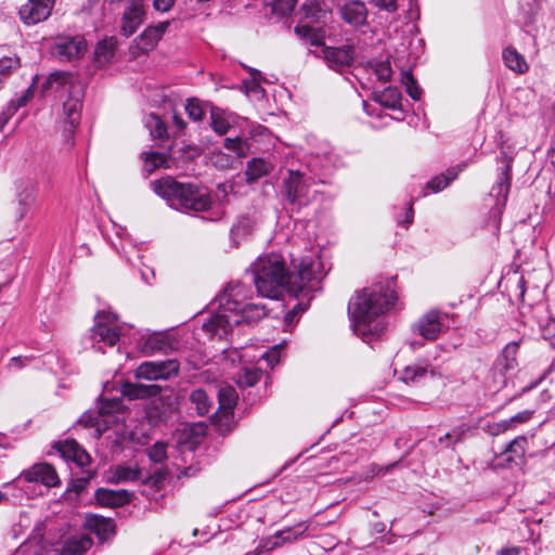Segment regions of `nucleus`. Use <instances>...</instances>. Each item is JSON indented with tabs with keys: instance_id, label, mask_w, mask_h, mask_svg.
<instances>
[{
	"instance_id": "nucleus-1",
	"label": "nucleus",
	"mask_w": 555,
	"mask_h": 555,
	"mask_svg": "<svg viewBox=\"0 0 555 555\" xmlns=\"http://www.w3.org/2000/svg\"><path fill=\"white\" fill-rule=\"evenodd\" d=\"M393 278L376 282L357 293L349 304L353 330L363 340L378 337L384 331L380 317L397 301Z\"/></svg>"
},
{
	"instance_id": "nucleus-2",
	"label": "nucleus",
	"mask_w": 555,
	"mask_h": 555,
	"mask_svg": "<svg viewBox=\"0 0 555 555\" xmlns=\"http://www.w3.org/2000/svg\"><path fill=\"white\" fill-rule=\"evenodd\" d=\"M243 293L241 283H230L217 298L218 307L222 309L212 315L202 326V330L211 338H224L234 325L243 322H257L267 315L263 305L243 304L238 297Z\"/></svg>"
},
{
	"instance_id": "nucleus-3",
	"label": "nucleus",
	"mask_w": 555,
	"mask_h": 555,
	"mask_svg": "<svg viewBox=\"0 0 555 555\" xmlns=\"http://www.w3.org/2000/svg\"><path fill=\"white\" fill-rule=\"evenodd\" d=\"M250 268L260 296L274 299L287 291L297 297L295 283L291 282V275L282 256L276 254L261 256Z\"/></svg>"
},
{
	"instance_id": "nucleus-4",
	"label": "nucleus",
	"mask_w": 555,
	"mask_h": 555,
	"mask_svg": "<svg viewBox=\"0 0 555 555\" xmlns=\"http://www.w3.org/2000/svg\"><path fill=\"white\" fill-rule=\"evenodd\" d=\"M153 190L167 203L183 211H206L211 207L212 201L206 188L194 183H183L171 177L152 182Z\"/></svg>"
},
{
	"instance_id": "nucleus-5",
	"label": "nucleus",
	"mask_w": 555,
	"mask_h": 555,
	"mask_svg": "<svg viewBox=\"0 0 555 555\" xmlns=\"http://www.w3.org/2000/svg\"><path fill=\"white\" fill-rule=\"evenodd\" d=\"M163 388L156 384H140L127 382L121 386V393L129 400L150 399L145 405L149 423L157 425L165 420L175 408V398L171 393H162Z\"/></svg>"
},
{
	"instance_id": "nucleus-6",
	"label": "nucleus",
	"mask_w": 555,
	"mask_h": 555,
	"mask_svg": "<svg viewBox=\"0 0 555 555\" xmlns=\"http://www.w3.org/2000/svg\"><path fill=\"white\" fill-rule=\"evenodd\" d=\"M312 178L298 170H288L287 177L283 179V195L291 205L299 209L312 201Z\"/></svg>"
},
{
	"instance_id": "nucleus-7",
	"label": "nucleus",
	"mask_w": 555,
	"mask_h": 555,
	"mask_svg": "<svg viewBox=\"0 0 555 555\" xmlns=\"http://www.w3.org/2000/svg\"><path fill=\"white\" fill-rule=\"evenodd\" d=\"M94 325L91 328L93 343H103L106 346H115L120 338V327L116 324V317L101 312L94 318Z\"/></svg>"
},
{
	"instance_id": "nucleus-8",
	"label": "nucleus",
	"mask_w": 555,
	"mask_h": 555,
	"mask_svg": "<svg viewBox=\"0 0 555 555\" xmlns=\"http://www.w3.org/2000/svg\"><path fill=\"white\" fill-rule=\"evenodd\" d=\"M179 369L177 360L147 361L138 366L135 377L147 380L169 379L178 375Z\"/></svg>"
},
{
	"instance_id": "nucleus-9",
	"label": "nucleus",
	"mask_w": 555,
	"mask_h": 555,
	"mask_svg": "<svg viewBox=\"0 0 555 555\" xmlns=\"http://www.w3.org/2000/svg\"><path fill=\"white\" fill-rule=\"evenodd\" d=\"M293 266L297 269V274L301 284L296 286L297 297L306 289V284L317 281L319 282L323 276L322 262L319 257L305 256L300 259H293Z\"/></svg>"
},
{
	"instance_id": "nucleus-10",
	"label": "nucleus",
	"mask_w": 555,
	"mask_h": 555,
	"mask_svg": "<svg viewBox=\"0 0 555 555\" xmlns=\"http://www.w3.org/2000/svg\"><path fill=\"white\" fill-rule=\"evenodd\" d=\"M87 51V41L80 36H60L53 44V53L61 61L70 62L83 56Z\"/></svg>"
},
{
	"instance_id": "nucleus-11",
	"label": "nucleus",
	"mask_w": 555,
	"mask_h": 555,
	"mask_svg": "<svg viewBox=\"0 0 555 555\" xmlns=\"http://www.w3.org/2000/svg\"><path fill=\"white\" fill-rule=\"evenodd\" d=\"M54 2V0H28L20 8L18 15L27 26L39 24L51 15Z\"/></svg>"
},
{
	"instance_id": "nucleus-12",
	"label": "nucleus",
	"mask_w": 555,
	"mask_h": 555,
	"mask_svg": "<svg viewBox=\"0 0 555 555\" xmlns=\"http://www.w3.org/2000/svg\"><path fill=\"white\" fill-rule=\"evenodd\" d=\"M338 14L349 26L360 28L366 25L369 11L362 0H340Z\"/></svg>"
},
{
	"instance_id": "nucleus-13",
	"label": "nucleus",
	"mask_w": 555,
	"mask_h": 555,
	"mask_svg": "<svg viewBox=\"0 0 555 555\" xmlns=\"http://www.w3.org/2000/svg\"><path fill=\"white\" fill-rule=\"evenodd\" d=\"M83 98V87L76 86V92L69 94L68 99L63 103V122L65 131L72 134L74 129L79 125L81 118V106Z\"/></svg>"
},
{
	"instance_id": "nucleus-14",
	"label": "nucleus",
	"mask_w": 555,
	"mask_h": 555,
	"mask_svg": "<svg viewBox=\"0 0 555 555\" xmlns=\"http://www.w3.org/2000/svg\"><path fill=\"white\" fill-rule=\"evenodd\" d=\"M354 48L351 44L343 47H325L323 57L327 66L334 70L341 72L349 67L354 60Z\"/></svg>"
},
{
	"instance_id": "nucleus-15",
	"label": "nucleus",
	"mask_w": 555,
	"mask_h": 555,
	"mask_svg": "<svg viewBox=\"0 0 555 555\" xmlns=\"http://www.w3.org/2000/svg\"><path fill=\"white\" fill-rule=\"evenodd\" d=\"M144 15L143 0H129V5L122 14L121 34L126 37L133 35L143 23Z\"/></svg>"
},
{
	"instance_id": "nucleus-16",
	"label": "nucleus",
	"mask_w": 555,
	"mask_h": 555,
	"mask_svg": "<svg viewBox=\"0 0 555 555\" xmlns=\"http://www.w3.org/2000/svg\"><path fill=\"white\" fill-rule=\"evenodd\" d=\"M21 477L27 482H41L47 487H55L60 483L56 470L47 463L35 464L30 468L23 470Z\"/></svg>"
},
{
	"instance_id": "nucleus-17",
	"label": "nucleus",
	"mask_w": 555,
	"mask_h": 555,
	"mask_svg": "<svg viewBox=\"0 0 555 555\" xmlns=\"http://www.w3.org/2000/svg\"><path fill=\"white\" fill-rule=\"evenodd\" d=\"M440 317L438 310L428 311L415 323L414 331L427 340H435L442 328Z\"/></svg>"
},
{
	"instance_id": "nucleus-18",
	"label": "nucleus",
	"mask_w": 555,
	"mask_h": 555,
	"mask_svg": "<svg viewBox=\"0 0 555 555\" xmlns=\"http://www.w3.org/2000/svg\"><path fill=\"white\" fill-rule=\"evenodd\" d=\"M17 209L16 219L22 220L36 201V183L28 179L22 180L16 186Z\"/></svg>"
},
{
	"instance_id": "nucleus-19",
	"label": "nucleus",
	"mask_w": 555,
	"mask_h": 555,
	"mask_svg": "<svg viewBox=\"0 0 555 555\" xmlns=\"http://www.w3.org/2000/svg\"><path fill=\"white\" fill-rule=\"evenodd\" d=\"M308 529V524L305 521L296 524L294 527H287L278 531L274 535L263 541V547L268 551L282 546L285 543L296 541Z\"/></svg>"
},
{
	"instance_id": "nucleus-20",
	"label": "nucleus",
	"mask_w": 555,
	"mask_h": 555,
	"mask_svg": "<svg viewBox=\"0 0 555 555\" xmlns=\"http://www.w3.org/2000/svg\"><path fill=\"white\" fill-rule=\"evenodd\" d=\"M94 496L101 506L118 507L129 503L132 494L124 489L111 490L106 488H99L95 491Z\"/></svg>"
},
{
	"instance_id": "nucleus-21",
	"label": "nucleus",
	"mask_w": 555,
	"mask_h": 555,
	"mask_svg": "<svg viewBox=\"0 0 555 555\" xmlns=\"http://www.w3.org/2000/svg\"><path fill=\"white\" fill-rule=\"evenodd\" d=\"M501 162L504 164V167L502 168L499 175L495 185H493L491 190V194L495 195L496 197H503V199L505 201L511 189V172L513 157L502 152Z\"/></svg>"
},
{
	"instance_id": "nucleus-22",
	"label": "nucleus",
	"mask_w": 555,
	"mask_h": 555,
	"mask_svg": "<svg viewBox=\"0 0 555 555\" xmlns=\"http://www.w3.org/2000/svg\"><path fill=\"white\" fill-rule=\"evenodd\" d=\"M169 22H160L156 25L149 26L138 38V46L143 51L152 50L163 35L166 33Z\"/></svg>"
},
{
	"instance_id": "nucleus-23",
	"label": "nucleus",
	"mask_w": 555,
	"mask_h": 555,
	"mask_svg": "<svg viewBox=\"0 0 555 555\" xmlns=\"http://www.w3.org/2000/svg\"><path fill=\"white\" fill-rule=\"evenodd\" d=\"M518 348L519 344L517 341H512L504 347L494 365V369L500 374L505 375L507 372L515 370L517 366Z\"/></svg>"
},
{
	"instance_id": "nucleus-24",
	"label": "nucleus",
	"mask_w": 555,
	"mask_h": 555,
	"mask_svg": "<svg viewBox=\"0 0 555 555\" xmlns=\"http://www.w3.org/2000/svg\"><path fill=\"white\" fill-rule=\"evenodd\" d=\"M427 377H434V371L428 365L414 364L405 366L399 379L406 385H418Z\"/></svg>"
},
{
	"instance_id": "nucleus-25",
	"label": "nucleus",
	"mask_w": 555,
	"mask_h": 555,
	"mask_svg": "<svg viewBox=\"0 0 555 555\" xmlns=\"http://www.w3.org/2000/svg\"><path fill=\"white\" fill-rule=\"evenodd\" d=\"M178 343L168 334H153L144 344V349L147 352H163L168 353L176 348Z\"/></svg>"
},
{
	"instance_id": "nucleus-26",
	"label": "nucleus",
	"mask_w": 555,
	"mask_h": 555,
	"mask_svg": "<svg viewBox=\"0 0 555 555\" xmlns=\"http://www.w3.org/2000/svg\"><path fill=\"white\" fill-rule=\"evenodd\" d=\"M44 85L55 89L68 86L69 94L76 92V86H82L77 76L69 72H54L50 74Z\"/></svg>"
},
{
	"instance_id": "nucleus-27",
	"label": "nucleus",
	"mask_w": 555,
	"mask_h": 555,
	"mask_svg": "<svg viewBox=\"0 0 555 555\" xmlns=\"http://www.w3.org/2000/svg\"><path fill=\"white\" fill-rule=\"evenodd\" d=\"M87 525L102 540L109 538L115 532L113 520L99 515L87 517Z\"/></svg>"
},
{
	"instance_id": "nucleus-28",
	"label": "nucleus",
	"mask_w": 555,
	"mask_h": 555,
	"mask_svg": "<svg viewBox=\"0 0 555 555\" xmlns=\"http://www.w3.org/2000/svg\"><path fill=\"white\" fill-rule=\"evenodd\" d=\"M374 100L382 106L389 109H398L401 107L402 95L398 88L387 87L374 94Z\"/></svg>"
},
{
	"instance_id": "nucleus-29",
	"label": "nucleus",
	"mask_w": 555,
	"mask_h": 555,
	"mask_svg": "<svg viewBox=\"0 0 555 555\" xmlns=\"http://www.w3.org/2000/svg\"><path fill=\"white\" fill-rule=\"evenodd\" d=\"M300 11L302 12L304 18L311 22H321L327 14L324 0H305Z\"/></svg>"
},
{
	"instance_id": "nucleus-30",
	"label": "nucleus",
	"mask_w": 555,
	"mask_h": 555,
	"mask_svg": "<svg viewBox=\"0 0 555 555\" xmlns=\"http://www.w3.org/2000/svg\"><path fill=\"white\" fill-rule=\"evenodd\" d=\"M504 64L513 72L517 74H525L529 66L524 57L515 48L507 47L503 51Z\"/></svg>"
},
{
	"instance_id": "nucleus-31",
	"label": "nucleus",
	"mask_w": 555,
	"mask_h": 555,
	"mask_svg": "<svg viewBox=\"0 0 555 555\" xmlns=\"http://www.w3.org/2000/svg\"><path fill=\"white\" fill-rule=\"evenodd\" d=\"M190 402L199 416L207 415L212 409V401L210 397L202 388H197L192 391L190 395Z\"/></svg>"
},
{
	"instance_id": "nucleus-32",
	"label": "nucleus",
	"mask_w": 555,
	"mask_h": 555,
	"mask_svg": "<svg viewBox=\"0 0 555 555\" xmlns=\"http://www.w3.org/2000/svg\"><path fill=\"white\" fill-rule=\"evenodd\" d=\"M271 169V164L267 163L262 158H254L247 164V168L245 171L246 179L248 182L256 181L269 175Z\"/></svg>"
},
{
	"instance_id": "nucleus-33",
	"label": "nucleus",
	"mask_w": 555,
	"mask_h": 555,
	"mask_svg": "<svg viewBox=\"0 0 555 555\" xmlns=\"http://www.w3.org/2000/svg\"><path fill=\"white\" fill-rule=\"evenodd\" d=\"M92 546V540L88 535L70 538L65 541L64 550L72 555H82Z\"/></svg>"
},
{
	"instance_id": "nucleus-34",
	"label": "nucleus",
	"mask_w": 555,
	"mask_h": 555,
	"mask_svg": "<svg viewBox=\"0 0 555 555\" xmlns=\"http://www.w3.org/2000/svg\"><path fill=\"white\" fill-rule=\"evenodd\" d=\"M255 227V222L251 218L247 216H242L237 219V221L231 228V236L235 243L238 240L249 235Z\"/></svg>"
},
{
	"instance_id": "nucleus-35",
	"label": "nucleus",
	"mask_w": 555,
	"mask_h": 555,
	"mask_svg": "<svg viewBox=\"0 0 555 555\" xmlns=\"http://www.w3.org/2000/svg\"><path fill=\"white\" fill-rule=\"evenodd\" d=\"M461 170V168H451L447 170V173L434 177L431 180L427 182V189L431 190L433 192L442 191L444 188L449 185L451 181H453L457 177V173Z\"/></svg>"
},
{
	"instance_id": "nucleus-36",
	"label": "nucleus",
	"mask_w": 555,
	"mask_h": 555,
	"mask_svg": "<svg viewBox=\"0 0 555 555\" xmlns=\"http://www.w3.org/2000/svg\"><path fill=\"white\" fill-rule=\"evenodd\" d=\"M141 472L138 467L119 465L115 468L111 481L121 483L126 481H135L140 478Z\"/></svg>"
},
{
	"instance_id": "nucleus-37",
	"label": "nucleus",
	"mask_w": 555,
	"mask_h": 555,
	"mask_svg": "<svg viewBox=\"0 0 555 555\" xmlns=\"http://www.w3.org/2000/svg\"><path fill=\"white\" fill-rule=\"evenodd\" d=\"M238 395L232 386H223L218 390L219 408L225 411L232 410L237 403Z\"/></svg>"
},
{
	"instance_id": "nucleus-38",
	"label": "nucleus",
	"mask_w": 555,
	"mask_h": 555,
	"mask_svg": "<svg viewBox=\"0 0 555 555\" xmlns=\"http://www.w3.org/2000/svg\"><path fill=\"white\" fill-rule=\"evenodd\" d=\"M262 376V371L254 367H244L236 378V384L240 387H253Z\"/></svg>"
},
{
	"instance_id": "nucleus-39",
	"label": "nucleus",
	"mask_w": 555,
	"mask_h": 555,
	"mask_svg": "<svg viewBox=\"0 0 555 555\" xmlns=\"http://www.w3.org/2000/svg\"><path fill=\"white\" fill-rule=\"evenodd\" d=\"M294 31L300 39L308 41L311 46L319 47L323 44L322 36L309 25H297Z\"/></svg>"
},
{
	"instance_id": "nucleus-40",
	"label": "nucleus",
	"mask_w": 555,
	"mask_h": 555,
	"mask_svg": "<svg viewBox=\"0 0 555 555\" xmlns=\"http://www.w3.org/2000/svg\"><path fill=\"white\" fill-rule=\"evenodd\" d=\"M145 170L149 172L163 167L167 164V156L159 152H144L142 153Z\"/></svg>"
},
{
	"instance_id": "nucleus-41",
	"label": "nucleus",
	"mask_w": 555,
	"mask_h": 555,
	"mask_svg": "<svg viewBox=\"0 0 555 555\" xmlns=\"http://www.w3.org/2000/svg\"><path fill=\"white\" fill-rule=\"evenodd\" d=\"M115 51V43L112 39L100 41L95 48V60L98 63L108 62Z\"/></svg>"
},
{
	"instance_id": "nucleus-42",
	"label": "nucleus",
	"mask_w": 555,
	"mask_h": 555,
	"mask_svg": "<svg viewBox=\"0 0 555 555\" xmlns=\"http://www.w3.org/2000/svg\"><path fill=\"white\" fill-rule=\"evenodd\" d=\"M401 82L405 87L406 93L415 101L421 99L422 90L417 86L412 73L410 70H403L401 73Z\"/></svg>"
},
{
	"instance_id": "nucleus-43",
	"label": "nucleus",
	"mask_w": 555,
	"mask_h": 555,
	"mask_svg": "<svg viewBox=\"0 0 555 555\" xmlns=\"http://www.w3.org/2000/svg\"><path fill=\"white\" fill-rule=\"evenodd\" d=\"M185 112L190 119L199 121L205 117L206 107L198 99H190L186 101Z\"/></svg>"
},
{
	"instance_id": "nucleus-44",
	"label": "nucleus",
	"mask_w": 555,
	"mask_h": 555,
	"mask_svg": "<svg viewBox=\"0 0 555 555\" xmlns=\"http://www.w3.org/2000/svg\"><path fill=\"white\" fill-rule=\"evenodd\" d=\"M224 147L234 152L237 157H246L249 153V144L236 137V138H227L224 140Z\"/></svg>"
},
{
	"instance_id": "nucleus-45",
	"label": "nucleus",
	"mask_w": 555,
	"mask_h": 555,
	"mask_svg": "<svg viewBox=\"0 0 555 555\" xmlns=\"http://www.w3.org/2000/svg\"><path fill=\"white\" fill-rule=\"evenodd\" d=\"M210 126L219 135H224L230 129L229 121L214 107L210 111Z\"/></svg>"
},
{
	"instance_id": "nucleus-46",
	"label": "nucleus",
	"mask_w": 555,
	"mask_h": 555,
	"mask_svg": "<svg viewBox=\"0 0 555 555\" xmlns=\"http://www.w3.org/2000/svg\"><path fill=\"white\" fill-rule=\"evenodd\" d=\"M149 459L154 463H163L167 459V443L163 441L155 442L146 450Z\"/></svg>"
},
{
	"instance_id": "nucleus-47",
	"label": "nucleus",
	"mask_w": 555,
	"mask_h": 555,
	"mask_svg": "<svg viewBox=\"0 0 555 555\" xmlns=\"http://www.w3.org/2000/svg\"><path fill=\"white\" fill-rule=\"evenodd\" d=\"M527 444V438L518 436L507 444L505 452L511 453L516 457H522L525 455Z\"/></svg>"
},
{
	"instance_id": "nucleus-48",
	"label": "nucleus",
	"mask_w": 555,
	"mask_h": 555,
	"mask_svg": "<svg viewBox=\"0 0 555 555\" xmlns=\"http://www.w3.org/2000/svg\"><path fill=\"white\" fill-rule=\"evenodd\" d=\"M533 414V411L531 410H525L521 411L514 416H512L509 420L503 421L499 424V427L502 428V430H506L511 428L514 424H520L528 422Z\"/></svg>"
},
{
	"instance_id": "nucleus-49",
	"label": "nucleus",
	"mask_w": 555,
	"mask_h": 555,
	"mask_svg": "<svg viewBox=\"0 0 555 555\" xmlns=\"http://www.w3.org/2000/svg\"><path fill=\"white\" fill-rule=\"evenodd\" d=\"M151 134L156 139H165L167 137V128L157 115L150 117Z\"/></svg>"
},
{
	"instance_id": "nucleus-50",
	"label": "nucleus",
	"mask_w": 555,
	"mask_h": 555,
	"mask_svg": "<svg viewBox=\"0 0 555 555\" xmlns=\"http://www.w3.org/2000/svg\"><path fill=\"white\" fill-rule=\"evenodd\" d=\"M80 446L75 440H66L60 443L59 451L65 460L72 461Z\"/></svg>"
},
{
	"instance_id": "nucleus-51",
	"label": "nucleus",
	"mask_w": 555,
	"mask_h": 555,
	"mask_svg": "<svg viewBox=\"0 0 555 555\" xmlns=\"http://www.w3.org/2000/svg\"><path fill=\"white\" fill-rule=\"evenodd\" d=\"M20 67V59L18 57H3L0 60V78L10 75L13 69Z\"/></svg>"
},
{
	"instance_id": "nucleus-52",
	"label": "nucleus",
	"mask_w": 555,
	"mask_h": 555,
	"mask_svg": "<svg viewBox=\"0 0 555 555\" xmlns=\"http://www.w3.org/2000/svg\"><path fill=\"white\" fill-rule=\"evenodd\" d=\"M308 308L307 304L298 302L293 307L291 311H288L284 317V322L287 326L293 325L297 322L298 315L305 312Z\"/></svg>"
},
{
	"instance_id": "nucleus-53",
	"label": "nucleus",
	"mask_w": 555,
	"mask_h": 555,
	"mask_svg": "<svg viewBox=\"0 0 555 555\" xmlns=\"http://www.w3.org/2000/svg\"><path fill=\"white\" fill-rule=\"evenodd\" d=\"M374 72L380 81H388L391 78L392 69L388 61L378 62L375 65Z\"/></svg>"
},
{
	"instance_id": "nucleus-54",
	"label": "nucleus",
	"mask_w": 555,
	"mask_h": 555,
	"mask_svg": "<svg viewBox=\"0 0 555 555\" xmlns=\"http://www.w3.org/2000/svg\"><path fill=\"white\" fill-rule=\"evenodd\" d=\"M372 4L380 11L395 13L398 10V0H371Z\"/></svg>"
},
{
	"instance_id": "nucleus-55",
	"label": "nucleus",
	"mask_w": 555,
	"mask_h": 555,
	"mask_svg": "<svg viewBox=\"0 0 555 555\" xmlns=\"http://www.w3.org/2000/svg\"><path fill=\"white\" fill-rule=\"evenodd\" d=\"M463 433V429H454L452 433H448L443 437H440L439 443L444 444L446 447L454 444L455 442L461 441Z\"/></svg>"
},
{
	"instance_id": "nucleus-56",
	"label": "nucleus",
	"mask_w": 555,
	"mask_h": 555,
	"mask_svg": "<svg viewBox=\"0 0 555 555\" xmlns=\"http://www.w3.org/2000/svg\"><path fill=\"white\" fill-rule=\"evenodd\" d=\"M31 95V90L27 89L24 95L20 96L17 100H12L8 106V111H10V114H15V112L24 106L27 101L29 100V96Z\"/></svg>"
},
{
	"instance_id": "nucleus-57",
	"label": "nucleus",
	"mask_w": 555,
	"mask_h": 555,
	"mask_svg": "<svg viewBox=\"0 0 555 555\" xmlns=\"http://www.w3.org/2000/svg\"><path fill=\"white\" fill-rule=\"evenodd\" d=\"M72 461L76 463L78 466L85 467L90 464L91 456L86 452L85 449L80 447Z\"/></svg>"
},
{
	"instance_id": "nucleus-58",
	"label": "nucleus",
	"mask_w": 555,
	"mask_h": 555,
	"mask_svg": "<svg viewBox=\"0 0 555 555\" xmlns=\"http://www.w3.org/2000/svg\"><path fill=\"white\" fill-rule=\"evenodd\" d=\"M251 76H253V81L249 82V83H245L246 92L247 93H249V92H254V93L263 92V89L260 87V85L258 82V78H260V76H261L260 72L254 70L251 73Z\"/></svg>"
},
{
	"instance_id": "nucleus-59",
	"label": "nucleus",
	"mask_w": 555,
	"mask_h": 555,
	"mask_svg": "<svg viewBox=\"0 0 555 555\" xmlns=\"http://www.w3.org/2000/svg\"><path fill=\"white\" fill-rule=\"evenodd\" d=\"M280 346H275L271 351L266 352L262 358L267 360L268 364L273 367L280 361Z\"/></svg>"
},
{
	"instance_id": "nucleus-60",
	"label": "nucleus",
	"mask_w": 555,
	"mask_h": 555,
	"mask_svg": "<svg viewBox=\"0 0 555 555\" xmlns=\"http://www.w3.org/2000/svg\"><path fill=\"white\" fill-rule=\"evenodd\" d=\"M175 4V0H153V7L156 11L167 12Z\"/></svg>"
},
{
	"instance_id": "nucleus-61",
	"label": "nucleus",
	"mask_w": 555,
	"mask_h": 555,
	"mask_svg": "<svg viewBox=\"0 0 555 555\" xmlns=\"http://www.w3.org/2000/svg\"><path fill=\"white\" fill-rule=\"evenodd\" d=\"M93 476L94 473L87 472V475L85 477L78 478L74 486L75 491L79 493L82 489H85V487Z\"/></svg>"
},
{
	"instance_id": "nucleus-62",
	"label": "nucleus",
	"mask_w": 555,
	"mask_h": 555,
	"mask_svg": "<svg viewBox=\"0 0 555 555\" xmlns=\"http://www.w3.org/2000/svg\"><path fill=\"white\" fill-rule=\"evenodd\" d=\"M119 408V402L118 401H109L107 403H102L100 409H99V413L100 414H111L113 413L115 410H117Z\"/></svg>"
},
{
	"instance_id": "nucleus-63",
	"label": "nucleus",
	"mask_w": 555,
	"mask_h": 555,
	"mask_svg": "<svg viewBox=\"0 0 555 555\" xmlns=\"http://www.w3.org/2000/svg\"><path fill=\"white\" fill-rule=\"evenodd\" d=\"M28 361V358H23V357H13L10 359V362L8 364V367L10 370H20L24 366L25 362Z\"/></svg>"
},
{
	"instance_id": "nucleus-64",
	"label": "nucleus",
	"mask_w": 555,
	"mask_h": 555,
	"mask_svg": "<svg viewBox=\"0 0 555 555\" xmlns=\"http://www.w3.org/2000/svg\"><path fill=\"white\" fill-rule=\"evenodd\" d=\"M413 203L411 202L404 214V219L400 221V223L404 227H409L413 222Z\"/></svg>"
}]
</instances>
